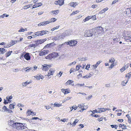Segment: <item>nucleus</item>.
<instances>
[{"instance_id": "obj_23", "label": "nucleus", "mask_w": 131, "mask_h": 131, "mask_svg": "<svg viewBox=\"0 0 131 131\" xmlns=\"http://www.w3.org/2000/svg\"><path fill=\"white\" fill-rule=\"evenodd\" d=\"M98 112H104L106 111V109L103 108H98Z\"/></svg>"}, {"instance_id": "obj_46", "label": "nucleus", "mask_w": 131, "mask_h": 131, "mask_svg": "<svg viewBox=\"0 0 131 131\" xmlns=\"http://www.w3.org/2000/svg\"><path fill=\"white\" fill-rule=\"evenodd\" d=\"M11 102V101H10V102H9L7 100V99L6 100H5L4 102V103L5 104H8V103H10Z\"/></svg>"}, {"instance_id": "obj_32", "label": "nucleus", "mask_w": 131, "mask_h": 131, "mask_svg": "<svg viewBox=\"0 0 131 131\" xmlns=\"http://www.w3.org/2000/svg\"><path fill=\"white\" fill-rule=\"evenodd\" d=\"M79 12V11L78 10H77L75 11H73L72 12V13H71V14L70 15L71 16L73 15L77 14Z\"/></svg>"}, {"instance_id": "obj_11", "label": "nucleus", "mask_w": 131, "mask_h": 131, "mask_svg": "<svg viewBox=\"0 0 131 131\" xmlns=\"http://www.w3.org/2000/svg\"><path fill=\"white\" fill-rule=\"evenodd\" d=\"M49 21L41 22L38 24V26H45L50 23Z\"/></svg>"}, {"instance_id": "obj_12", "label": "nucleus", "mask_w": 131, "mask_h": 131, "mask_svg": "<svg viewBox=\"0 0 131 131\" xmlns=\"http://www.w3.org/2000/svg\"><path fill=\"white\" fill-rule=\"evenodd\" d=\"M126 12V14L129 16H131V8H127Z\"/></svg>"}, {"instance_id": "obj_36", "label": "nucleus", "mask_w": 131, "mask_h": 131, "mask_svg": "<svg viewBox=\"0 0 131 131\" xmlns=\"http://www.w3.org/2000/svg\"><path fill=\"white\" fill-rule=\"evenodd\" d=\"M35 78L37 80H39L40 79H42L43 78V76L41 75H39L36 76Z\"/></svg>"}, {"instance_id": "obj_62", "label": "nucleus", "mask_w": 131, "mask_h": 131, "mask_svg": "<svg viewBox=\"0 0 131 131\" xmlns=\"http://www.w3.org/2000/svg\"><path fill=\"white\" fill-rule=\"evenodd\" d=\"M118 0H115L114 1H113L112 3V4H113L115 3L116 2H118Z\"/></svg>"}, {"instance_id": "obj_57", "label": "nucleus", "mask_w": 131, "mask_h": 131, "mask_svg": "<svg viewBox=\"0 0 131 131\" xmlns=\"http://www.w3.org/2000/svg\"><path fill=\"white\" fill-rule=\"evenodd\" d=\"M6 111H8L9 113H11L12 112V111L10 109L8 108Z\"/></svg>"}, {"instance_id": "obj_31", "label": "nucleus", "mask_w": 131, "mask_h": 131, "mask_svg": "<svg viewBox=\"0 0 131 131\" xmlns=\"http://www.w3.org/2000/svg\"><path fill=\"white\" fill-rule=\"evenodd\" d=\"M17 42V40H12L10 42V45L11 46L15 44Z\"/></svg>"}, {"instance_id": "obj_13", "label": "nucleus", "mask_w": 131, "mask_h": 131, "mask_svg": "<svg viewBox=\"0 0 131 131\" xmlns=\"http://www.w3.org/2000/svg\"><path fill=\"white\" fill-rule=\"evenodd\" d=\"M78 5L77 3L76 2H71L69 4V5H70L72 7H75V6Z\"/></svg>"}, {"instance_id": "obj_58", "label": "nucleus", "mask_w": 131, "mask_h": 131, "mask_svg": "<svg viewBox=\"0 0 131 131\" xmlns=\"http://www.w3.org/2000/svg\"><path fill=\"white\" fill-rule=\"evenodd\" d=\"M25 31V30L24 29H21L18 30V32H24Z\"/></svg>"}, {"instance_id": "obj_19", "label": "nucleus", "mask_w": 131, "mask_h": 131, "mask_svg": "<svg viewBox=\"0 0 131 131\" xmlns=\"http://www.w3.org/2000/svg\"><path fill=\"white\" fill-rule=\"evenodd\" d=\"M47 51L46 50H43L41 51L39 53V55L40 56H43L47 54Z\"/></svg>"}, {"instance_id": "obj_56", "label": "nucleus", "mask_w": 131, "mask_h": 131, "mask_svg": "<svg viewBox=\"0 0 131 131\" xmlns=\"http://www.w3.org/2000/svg\"><path fill=\"white\" fill-rule=\"evenodd\" d=\"M92 97V95H90L86 97V99L87 100H89Z\"/></svg>"}, {"instance_id": "obj_1", "label": "nucleus", "mask_w": 131, "mask_h": 131, "mask_svg": "<svg viewBox=\"0 0 131 131\" xmlns=\"http://www.w3.org/2000/svg\"><path fill=\"white\" fill-rule=\"evenodd\" d=\"M11 123H13L11 125V126L14 128H16L18 129H23L25 128V126L22 123H14L12 121L10 122Z\"/></svg>"}, {"instance_id": "obj_55", "label": "nucleus", "mask_w": 131, "mask_h": 131, "mask_svg": "<svg viewBox=\"0 0 131 131\" xmlns=\"http://www.w3.org/2000/svg\"><path fill=\"white\" fill-rule=\"evenodd\" d=\"M59 26H57L56 27L54 28L53 29H51V30L52 31H53L55 29H58L59 28Z\"/></svg>"}, {"instance_id": "obj_39", "label": "nucleus", "mask_w": 131, "mask_h": 131, "mask_svg": "<svg viewBox=\"0 0 131 131\" xmlns=\"http://www.w3.org/2000/svg\"><path fill=\"white\" fill-rule=\"evenodd\" d=\"M30 82H27V81L26 82H25L23 84V86H26L28 84H30Z\"/></svg>"}, {"instance_id": "obj_49", "label": "nucleus", "mask_w": 131, "mask_h": 131, "mask_svg": "<svg viewBox=\"0 0 131 131\" xmlns=\"http://www.w3.org/2000/svg\"><path fill=\"white\" fill-rule=\"evenodd\" d=\"M126 70L125 67H123L121 69L120 71L121 72H122Z\"/></svg>"}, {"instance_id": "obj_28", "label": "nucleus", "mask_w": 131, "mask_h": 131, "mask_svg": "<svg viewBox=\"0 0 131 131\" xmlns=\"http://www.w3.org/2000/svg\"><path fill=\"white\" fill-rule=\"evenodd\" d=\"M15 105V103H14L13 104H10L9 106V108L12 109H13L14 108V106Z\"/></svg>"}, {"instance_id": "obj_44", "label": "nucleus", "mask_w": 131, "mask_h": 131, "mask_svg": "<svg viewBox=\"0 0 131 131\" xmlns=\"http://www.w3.org/2000/svg\"><path fill=\"white\" fill-rule=\"evenodd\" d=\"M95 28L96 29H97L98 30H102L103 29L100 26L99 27H97Z\"/></svg>"}, {"instance_id": "obj_2", "label": "nucleus", "mask_w": 131, "mask_h": 131, "mask_svg": "<svg viewBox=\"0 0 131 131\" xmlns=\"http://www.w3.org/2000/svg\"><path fill=\"white\" fill-rule=\"evenodd\" d=\"M58 53L56 52H53L48 54L46 57V59L51 60L52 59H54L58 56Z\"/></svg>"}, {"instance_id": "obj_8", "label": "nucleus", "mask_w": 131, "mask_h": 131, "mask_svg": "<svg viewBox=\"0 0 131 131\" xmlns=\"http://www.w3.org/2000/svg\"><path fill=\"white\" fill-rule=\"evenodd\" d=\"M61 90L62 92L64 94H68L70 93V92L69 89H61Z\"/></svg>"}, {"instance_id": "obj_30", "label": "nucleus", "mask_w": 131, "mask_h": 131, "mask_svg": "<svg viewBox=\"0 0 131 131\" xmlns=\"http://www.w3.org/2000/svg\"><path fill=\"white\" fill-rule=\"evenodd\" d=\"M32 5L30 4V5H28L25 6L23 7V8L24 9H26L28 8H29L30 7V6H31Z\"/></svg>"}, {"instance_id": "obj_51", "label": "nucleus", "mask_w": 131, "mask_h": 131, "mask_svg": "<svg viewBox=\"0 0 131 131\" xmlns=\"http://www.w3.org/2000/svg\"><path fill=\"white\" fill-rule=\"evenodd\" d=\"M127 40H129V41L131 42V37L129 36H127L126 37Z\"/></svg>"}, {"instance_id": "obj_9", "label": "nucleus", "mask_w": 131, "mask_h": 131, "mask_svg": "<svg viewBox=\"0 0 131 131\" xmlns=\"http://www.w3.org/2000/svg\"><path fill=\"white\" fill-rule=\"evenodd\" d=\"M24 57L27 60H28L30 59L31 57L29 55V53H26L24 56Z\"/></svg>"}, {"instance_id": "obj_47", "label": "nucleus", "mask_w": 131, "mask_h": 131, "mask_svg": "<svg viewBox=\"0 0 131 131\" xmlns=\"http://www.w3.org/2000/svg\"><path fill=\"white\" fill-rule=\"evenodd\" d=\"M80 66L79 65H78L76 67V69L75 71H78V70L79 69H80Z\"/></svg>"}, {"instance_id": "obj_59", "label": "nucleus", "mask_w": 131, "mask_h": 131, "mask_svg": "<svg viewBox=\"0 0 131 131\" xmlns=\"http://www.w3.org/2000/svg\"><path fill=\"white\" fill-rule=\"evenodd\" d=\"M3 109L5 111H6L8 108L6 107V106H4L3 107Z\"/></svg>"}, {"instance_id": "obj_26", "label": "nucleus", "mask_w": 131, "mask_h": 131, "mask_svg": "<svg viewBox=\"0 0 131 131\" xmlns=\"http://www.w3.org/2000/svg\"><path fill=\"white\" fill-rule=\"evenodd\" d=\"M125 77L128 78V79L130 78L131 77V71L126 74L125 75Z\"/></svg>"}, {"instance_id": "obj_45", "label": "nucleus", "mask_w": 131, "mask_h": 131, "mask_svg": "<svg viewBox=\"0 0 131 131\" xmlns=\"http://www.w3.org/2000/svg\"><path fill=\"white\" fill-rule=\"evenodd\" d=\"M103 118V117H101L100 118H98L97 119V120L99 122L101 121H102Z\"/></svg>"}, {"instance_id": "obj_38", "label": "nucleus", "mask_w": 131, "mask_h": 131, "mask_svg": "<svg viewBox=\"0 0 131 131\" xmlns=\"http://www.w3.org/2000/svg\"><path fill=\"white\" fill-rule=\"evenodd\" d=\"M126 116L128 118V122L129 123L131 124V118L129 116V117H128V116H129L128 115H126Z\"/></svg>"}, {"instance_id": "obj_29", "label": "nucleus", "mask_w": 131, "mask_h": 131, "mask_svg": "<svg viewBox=\"0 0 131 131\" xmlns=\"http://www.w3.org/2000/svg\"><path fill=\"white\" fill-rule=\"evenodd\" d=\"M88 108L87 106H83L82 109L79 111L80 112L83 111L84 110H85L87 109Z\"/></svg>"}, {"instance_id": "obj_41", "label": "nucleus", "mask_w": 131, "mask_h": 131, "mask_svg": "<svg viewBox=\"0 0 131 131\" xmlns=\"http://www.w3.org/2000/svg\"><path fill=\"white\" fill-rule=\"evenodd\" d=\"M9 16L8 15H6V14H4L3 15H1V17L3 18L4 17H7Z\"/></svg>"}, {"instance_id": "obj_16", "label": "nucleus", "mask_w": 131, "mask_h": 131, "mask_svg": "<svg viewBox=\"0 0 131 131\" xmlns=\"http://www.w3.org/2000/svg\"><path fill=\"white\" fill-rule=\"evenodd\" d=\"M93 74L91 72L89 73L88 74H87L86 75L83 76V78H88L91 77L92 75Z\"/></svg>"}, {"instance_id": "obj_17", "label": "nucleus", "mask_w": 131, "mask_h": 131, "mask_svg": "<svg viewBox=\"0 0 131 131\" xmlns=\"http://www.w3.org/2000/svg\"><path fill=\"white\" fill-rule=\"evenodd\" d=\"M42 5L41 3H37L35 4L32 6V8H36L41 5Z\"/></svg>"}, {"instance_id": "obj_52", "label": "nucleus", "mask_w": 131, "mask_h": 131, "mask_svg": "<svg viewBox=\"0 0 131 131\" xmlns=\"http://www.w3.org/2000/svg\"><path fill=\"white\" fill-rule=\"evenodd\" d=\"M67 120H68L67 119L64 118V119H61V121L62 122H65L67 121Z\"/></svg>"}, {"instance_id": "obj_7", "label": "nucleus", "mask_w": 131, "mask_h": 131, "mask_svg": "<svg viewBox=\"0 0 131 131\" xmlns=\"http://www.w3.org/2000/svg\"><path fill=\"white\" fill-rule=\"evenodd\" d=\"M47 40L46 38L40 39L39 40H37L35 41L34 42L35 43H37L38 45L39 44H41Z\"/></svg>"}, {"instance_id": "obj_5", "label": "nucleus", "mask_w": 131, "mask_h": 131, "mask_svg": "<svg viewBox=\"0 0 131 131\" xmlns=\"http://www.w3.org/2000/svg\"><path fill=\"white\" fill-rule=\"evenodd\" d=\"M69 46H70L73 47L76 45L77 41L75 40H71L70 41Z\"/></svg>"}, {"instance_id": "obj_34", "label": "nucleus", "mask_w": 131, "mask_h": 131, "mask_svg": "<svg viewBox=\"0 0 131 131\" xmlns=\"http://www.w3.org/2000/svg\"><path fill=\"white\" fill-rule=\"evenodd\" d=\"M128 80H127L126 81H123L121 83L122 85L123 86H125L126 83L128 82Z\"/></svg>"}, {"instance_id": "obj_21", "label": "nucleus", "mask_w": 131, "mask_h": 131, "mask_svg": "<svg viewBox=\"0 0 131 131\" xmlns=\"http://www.w3.org/2000/svg\"><path fill=\"white\" fill-rule=\"evenodd\" d=\"M92 16H89L86 17L85 19H83V21L84 22H85L89 20L90 19L92 18Z\"/></svg>"}, {"instance_id": "obj_4", "label": "nucleus", "mask_w": 131, "mask_h": 131, "mask_svg": "<svg viewBox=\"0 0 131 131\" xmlns=\"http://www.w3.org/2000/svg\"><path fill=\"white\" fill-rule=\"evenodd\" d=\"M51 65L45 64L42 66V69L44 71H47L49 69V68L51 67Z\"/></svg>"}, {"instance_id": "obj_25", "label": "nucleus", "mask_w": 131, "mask_h": 131, "mask_svg": "<svg viewBox=\"0 0 131 131\" xmlns=\"http://www.w3.org/2000/svg\"><path fill=\"white\" fill-rule=\"evenodd\" d=\"M4 51H5V49L3 48H0V54L4 53Z\"/></svg>"}, {"instance_id": "obj_64", "label": "nucleus", "mask_w": 131, "mask_h": 131, "mask_svg": "<svg viewBox=\"0 0 131 131\" xmlns=\"http://www.w3.org/2000/svg\"><path fill=\"white\" fill-rule=\"evenodd\" d=\"M108 9V7H106L105 8H104L103 10L104 11V12H105V11H106V10H107Z\"/></svg>"}, {"instance_id": "obj_15", "label": "nucleus", "mask_w": 131, "mask_h": 131, "mask_svg": "<svg viewBox=\"0 0 131 131\" xmlns=\"http://www.w3.org/2000/svg\"><path fill=\"white\" fill-rule=\"evenodd\" d=\"M27 113L29 115H36V113L33 112L31 111L30 110H28L27 112Z\"/></svg>"}, {"instance_id": "obj_22", "label": "nucleus", "mask_w": 131, "mask_h": 131, "mask_svg": "<svg viewBox=\"0 0 131 131\" xmlns=\"http://www.w3.org/2000/svg\"><path fill=\"white\" fill-rule=\"evenodd\" d=\"M77 108L78 106L76 105L73 106L70 108L71 111L70 112L72 111H75Z\"/></svg>"}, {"instance_id": "obj_40", "label": "nucleus", "mask_w": 131, "mask_h": 131, "mask_svg": "<svg viewBox=\"0 0 131 131\" xmlns=\"http://www.w3.org/2000/svg\"><path fill=\"white\" fill-rule=\"evenodd\" d=\"M12 96H9V97H6V99H7V100L9 102H10V101H11V100H10V99H12Z\"/></svg>"}, {"instance_id": "obj_61", "label": "nucleus", "mask_w": 131, "mask_h": 131, "mask_svg": "<svg viewBox=\"0 0 131 131\" xmlns=\"http://www.w3.org/2000/svg\"><path fill=\"white\" fill-rule=\"evenodd\" d=\"M90 67V65H87L85 68V69L87 70H88V69Z\"/></svg>"}, {"instance_id": "obj_6", "label": "nucleus", "mask_w": 131, "mask_h": 131, "mask_svg": "<svg viewBox=\"0 0 131 131\" xmlns=\"http://www.w3.org/2000/svg\"><path fill=\"white\" fill-rule=\"evenodd\" d=\"M64 1V0H59L55 1L54 3L56 5H59L60 6H61L63 4Z\"/></svg>"}, {"instance_id": "obj_48", "label": "nucleus", "mask_w": 131, "mask_h": 131, "mask_svg": "<svg viewBox=\"0 0 131 131\" xmlns=\"http://www.w3.org/2000/svg\"><path fill=\"white\" fill-rule=\"evenodd\" d=\"M84 85V84H77V85L79 87H81V86H83Z\"/></svg>"}, {"instance_id": "obj_3", "label": "nucleus", "mask_w": 131, "mask_h": 131, "mask_svg": "<svg viewBox=\"0 0 131 131\" xmlns=\"http://www.w3.org/2000/svg\"><path fill=\"white\" fill-rule=\"evenodd\" d=\"M48 31H47L42 30L41 31H39L36 32L35 33V35L37 36H42L46 34L47 32Z\"/></svg>"}, {"instance_id": "obj_60", "label": "nucleus", "mask_w": 131, "mask_h": 131, "mask_svg": "<svg viewBox=\"0 0 131 131\" xmlns=\"http://www.w3.org/2000/svg\"><path fill=\"white\" fill-rule=\"evenodd\" d=\"M114 63H112V64L111 65H110V68H113V67L114 66Z\"/></svg>"}, {"instance_id": "obj_27", "label": "nucleus", "mask_w": 131, "mask_h": 131, "mask_svg": "<svg viewBox=\"0 0 131 131\" xmlns=\"http://www.w3.org/2000/svg\"><path fill=\"white\" fill-rule=\"evenodd\" d=\"M12 51H9L7 52L5 54V56L7 57L9 56L12 53Z\"/></svg>"}, {"instance_id": "obj_18", "label": "nucleus", "mask_w": 131, "mask_h": 131, "mask_svg": "<svg viewBox=\"0 0 131 131\" xmlns=\"http://www.w3.org/2000/svg\"><path fill=\"white\" fill-rule=\"evenodd\" d=\"M67 85H74L73 81L72 80H68L66 83Z\"/></svg>"}, {"instance_id": "obj_50", "label": "nucleus", "mask_w": 131, "mask_h": 131, "mask_svg": "<svg viewBox=\"0 0 131 131\" xmlns=\"http://www.w3.org/2000/svg\"><path fill=\"white\" fill-rule=\"evenodd\" d=\"M62 74V73L61 72H60L59 73L57 74V75L60 77L61 76Z\"/></svg>"}, {"instance_id": "obj_37", "label": "nucleus", "mask_w": 131, "mask_h": 131, "mask_svg": "<svg viewBox=\"0 0 131 131\" xmlns=\"http://www.w3.org/2000/svg\"><path fill=\"white\" fill-rule=\"evenodd\" d=\"M56 20H57V19H56L55 18H52L49 21L50 23L52 22H54Z\"/></svg>"}, {"instance_id": "obj_53", "label": "nucleus", "mask_w": 131, "mask_h": 131, "mask_svg": "<svg viewBox=\"0 0 131 131\" xmlns=\"http://www.w3.org/2000/svg\"><path fill=\"white\" fill-rule=\"evenodd\" d=\"M75 70V69H74V68H71L70 70V74L71 73L74 72V71Z\"/></svg>"}, {"instance_id": "obj_14", "label": "nucleus", "mask_w": 131, "mask_h": 131, "mask_svg": "<svg viewBox=\"0 0 131 131\" xmlns=\"http://www.w3.org/2000/svg\"><path fill=\"white\" fill-rule=\"evenodd\" d=\"M59 12V10H52L50 13H51L53 15H57Z\"/></svg>"}, {"instance_id": "obj_20", "label": "nucleus", "mask_w": 131, "mask_h": 131, "mask_svg": "<svg viewBox=\"0 0 131 131\" xmlns=\"http://www.w3.org/2000/svg\"><path fill=\"white\" fill-rule=\"evenodd\" d=\"M38 46V44L36 43L35 44H30L28 46V47L29 48H31L32 47H34L35 48L36 47Z\"/></svg>"}, {"instance_id": "obj_10", "label": "nucleus", "mask_w": 131, "mask_h": 131, "mask_svg": "<svg viewBox=\"0 0 131 131\" xmlns=\"http://www.w3.org/2000/svg\"><path fill=\"white\" fill-rule=\"evenodd\" d=\"M54 72V70L52 68L50 69L49 71L48 72V73L47 75L49 77L51 75H53Z\"/></svg>"}, {"instance_id": "obj_33", "label": "nucleus", "mask_w": 131, "mask_h": 131, "mask_svg": "<svg viewBox=\"0 0 131 131\" xmlns=\"http://www.w3.org/2000/svg\"><path fill=\"white\" fill-rule=\"evenodd\" d=\"M79 121V120L78 119H76L73 122L72 125L73 126H75L76 124V123L78 122Z\"/></svg>"}, {"instance_id": "obj_24", "label": "nucleus", "mask_w": 131, "mask_h": 131, "mask_svg": "<svg viewBox=\"0 0 131 131\" xmlns=\"http://www.w3.org/2000/svg\"><path fill=\"white\" fill-rule=\"evenodd\" d=\"M62 104H59L55 103L54 104V107H60L62 106Z\"/></svg>"}, {"instance_id": "obj_54", "label": "nucleus", "mask_w": 131, "mask_h": 131, "mask_svg": "<svg viewBox=\"0 0 131 131\" xmlns=\"http://www.w3.org/2000/svg\"><path fill=\"white\" fill-rule=\"evenodd\" d=\"M111 126L112 128H115L116 129L117 128V127H116L117 126V125H111Z\"/></svg>"}, {"instance_id": "obj_35", "label": "nucleus", "mask_w": 131, "mask_h": 131, "mask_svg": "<svg viewBox=\"0 0 131 131\" xmlns=\"http://www.w3.org/2000/svg\"><path fill=\"white\" fill-rule=\"evenodd\" d=\"M115 61V60L114 58H111L110 59L109 62L111 63H114Z\"/></svg>"}, {"instance_id": "obj_43", "label": "nucleus", "mask_w": 131, "mask_h": 131, "mask_svg": "<svg viewBox=\"0 0 131 131\" xmlns=\"http://www.w3.org/2000/svg\"><path fill=\"white\" fill-rule=\"evenodd\" d=\"M91 115L93 117H98L100 116L99 115L97 114H95L94 115L93 114H91Z\"/></svg>"}, {"instance_id": "obj_42", "label": "nucleus", "mask_w": 131, "mask_h": 131, "mask_svg": "<svg viewBox=\"0 0 131 131\" xmlns=\"http://www.w3.org/2000/svg\"><path fill=\"white\" fill-rule=\"evenodd\" d=\"M32 69L33 68L32 67L30 68H28L27 67L25 68V70L26 71H29L32 70Z\"/></svg>"}, {"instance_id": "obj_63", "label": "nucleus", "mask_w": 131, "mask_h": 131, "mask_svg": "<svg viewBox=\"0 0 131 131\" xmlns=\"http://www.w3.org/2000/svg\"><path fill=\"white\" fill-rule=\"evenodd\" d=\"M78 107L81 108V109H82L83 106L81 104H79L78 105Z\"/></svg>"}]
</instances>
